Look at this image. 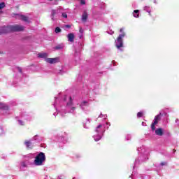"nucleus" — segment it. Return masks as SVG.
Here are the masks:
<instances>
[{
	"label": "nucleus",
	"mask_w": 179,
	"mask_h": 179,
	"mask_svg": "<svg viewBox=\"0 0 179 179\" xmlns=\"http://www.w3.org/2000/svg\"><path fill=\"white\" fill-rule=\"evenodd\" d=\"M140 157L139 159H136L135 165L138 164V163H143V162H146L149 159V151L146 149V147L142 145L141 147L138 148L137 149Z\"/></svg>",
	"instance_id": "nucleus-1"
},
{
	"label": "nucleus",
	"mask_w": 179,
	"mask_h": 179,
	"mask_svg": "<svg viewBox=\"0 0 179 179\" xmlns=\"http://www.w3.org/2000/svg\"><path fill=\"white\" fill-rule=\"evenodd\" d=\"M24 30V27L22 25H10L8 27H2L1 28L0 34H3L4 33H8L9 31H23Z\"/></svg>",
	"instance_id": "nucleus-2"
},
{
	"label": "nucleus",
	"mask_w": 179,
	"mask_h": 179,
	"mask_svg": "<svg viewBox=\"0 0 179 179\" xmlns=\"http://www.w3.org/2000/svg\"><path fill=\"white\" fill-rule=\"evenodd\" d=\"M106 132V124H99L95 129V134L93 136V138L95 142H99L101 138H103V135Z\"/></svg>",
	"instance_id": "nucleus-3"
},
{
	"label": "nucleus",
	"mask_w": 179,
	"mask_h": 179,
	"mask_svg": "<svg viewBox=\"0 0 179 179\" xmlns=\"http://www.w3.org/2000/svg\"><path fill=\"white\" fill-rule=\"evenodd\" d=\"M120 31L122 34L119 35L117 40L115 41V45H116V48H117V50H120V51H122L121 49V48H122V47H124V41H122V38H124V37H125L126 34H125V32H123L124 28H121Z\"/></svg>",
	"instance_id": "nucleus-4"
},
{
	"label": "nucleus",
	"mask_w": 179,
	"mask_h": 179,
	"mask_svg": "<svg viewBox=\"0 0 179 179\" xmlns=\"http://www.w3.org/2000/svg\"><path fill=\"white\" fill-rule=\"evenodd\" d=\"M45 162V154L44 152H39L36 157L34 161L35 166H43Z\"/></svg>",
	"instance_id": "nucleus-5"
},
{
	"label": "nucleus",
	"mask_w": 179,
	"mask_h": 179,
	"mask_svg": "<svg viewBox=\"0 0 179 179\" xmlns=\"http://www.w3.org/2000/svg\"><path fill=\"white\" fill-rule=\"evenodd\" d=\"M67 100H69V102L66 104V110H69V113H73L75 110H76V108L73 106V103H72V97L64 96L63 101H66Z\"/></svg>",
	"instance_id": "nucleus-6"
},
{
	"label": "nucleus",
	"mask_w": 179,
	"mask_h": 179,
	"mask_svg": "<svg viewBox=\"0 0 179 179\" xmlns=\"http://www.w3.org/2000/svg\"><path fill=\"white\" fill-rule=\"evenodd\" d=\"M160 120H162V113H159L155 117L154 120L151 124V129L152 131H156V125L159 124V121H160Z\"/></svg>",
	"instance_id": "nucleus-7"
},
{
	"label": "nucleus",
	"mask_w": 179,
	"mask_h": 179,
	"mask_svg": "<svg viewBox=\"0 0 179 179\" xmlns=\"http://www.w3.org/2000/svg\"><path fill=\"white\" fill-rule=\"evenodd\" d=\"M45 62H48V64H57V62H59V57L46 58Z\"/></svg>",
	"instance_id": "nucleus-8"
},
{
	"label": "nucleus",
	"mask_w": 179,
	"mask_h": 179,
	"mask_svg": "<svg viewBox=\"0 0 179 179\" xmlns=\"http://www.w3.org/2000/svg\"><path fill=\"white\" fill-rule=\"evenodd\" d=\"M59 103H61V101H59V98L56 97L55 99V103H54L53 106H54L55 108L56 109V111H57V114L62 115V113L59 111V110H58V108H57Z\"/></svg>",
	"instance_id": "nucleus-9"
},
{
	"label": "nucleus",
	"mask_w": 179,
	"mask_h": 179,
	"mask_svg": "<svg viewBox=\"0 0 179 179\" xmlns=\"http://www.w3.org/2000/svg\"><path fill=\"white\" fill-rule=\"evenodd\" d=\"M24 145L27 149H32L33 146H34L33 145L32 140L25 141Z\"/></svg>",
	"instance_id": "nucleus-10"
},
{
	"label": "nucleus",
	"mask_w": 179,
	"mask_h": 179,
	"mask_svg": "<svg viewBox=\"0 0 179 179\" xmlns=\"http://www.w3.org/2000/svg\"><path fill=\"white\" fill-rule=\"evenodd\" d=\"M31 164H33V162H30L29 161H25V162H21L20 167H21V169H24Z\"/></svg>",
	"instance_id": "nucleus-11"
},
{
	"label": "nucleus",
	"mask_w": 179,
	"mask_h": 179,
	"mask_svg": "<svg viewBox=\"0 0 179 179\" xmlns=\"http://www.w3.org/2000/svg\"><path fill=\"white\" fill-rule=\"evenodd\" d=\"M58 10H52L51 11V19L52 20H55V17H57V16H58Z\"/></svg>",
	"instance_id": "nucleus-12"
},
{
	"label": "nucleus",
	"mask_w": 179,
	"mask_h": 179,
	"mask_svg": "<svg viewBox=\"0 0 179 179\" xmlns=\"http://www.w3.org/2000/svg\"><path fill=\"white\" fill-rule=\"evenodd\" d=\"M68 41H70V43H73L75 41V34L73 33L68 34L67 35Z\"/></svg>",
	"instance_id": "nucleus-13"
},
{
	"label": "nucleus",
	"mask_w": 179,
	"mask_h": 179,
	"mask_svg": "<svg viewBox=\"0 0 179 179\" xmlns=\"http://www.w3.org/2000/svg\"><path fill=\"white\" fill-rule=\"evenodd\" d=\"M90 122H92V120L90 119H87L85 121L83 122V127L86 129H89V127H90Z\"/></svg>",
	"instance_id": "nucleus-14"
},
{
	"label": "nucleus",
	"mask_w": 179,
	"mask_h": 179,
	"mask_svg": "<svg viewBox=\"0 0 179 179\" xmlns=\"http://www.w3.org/2000/svg\"><path fill=\"white\" fill-rule=\"evenodd\" d=\"M87 17H88V15H87V12L86 11H84L83 13V15H82V21L84 22V23H86V22H87Z\"/></svg>",
	"instance_id": "nucleus-15"
},
{
	"label": "nucleus",
	"mask_w": 179,
	"mask_h": 179,
	"mask_svg": "<svg viewBox=\"0 0 179 179\" xmlns=\"http://www.w3.org/2000/svg\"><path fill=\"white\" fill-rule=\"evenodd\" d=\"M155 134L158 136H163L164 132H163V129L162 128H158L155 130Z\"/></svg>",
	"instance_id": "nucleus-16"
},
{
	"label": "nucleus",
	"mask_w": 179,
	"mask_h": 179,
	"mask_svg": "<svg viewBox=\"0 0 179 179\" xmlns=\"http://www.w3.org/2000/svg\"><path fill=\"white\" fill-rule=\"evenodd\" d=\"M47 57H48V53L41 52V53L38 54V58H44L45 61V59L48 58Z\"/></svg>",
	"instance_id": "nucleus-17"
},
{
	"label": "nucleus",
	"mask_w": 179,
	"mask_h": 179,
	"mask_svg": "<svg viewBox=\"0 0 179 179\" xmlns=\"http://www.w3.org/2000/svg\"><path fill=\"white\" fill-rule=\"evenodd\" d=\"M87 106H89V102H87V101H83L80 104V107L83 109L85 110V107H87Z\"/></svg>",
	"instance_id": "nucleus-18"
},
{
	"label": "nucleus",
	"mask_w": 179,
	"mask_h": 179,
	"mask_svg": "<svg viewBox=\"0 0 179 179\" xmlns=\"http://www.w3.org/2000/svg\"><path fill=\"white\" fill-rule=\"evenodd\" d=\"M0 108H1L2 110H9V107L8 106H6L4 103H0Z\"/></svg>",
	"instance_id": "nucleus-19"
},
{
	"label": "nucleus",
	"mask_w": 179,
	"mask_h": 179,
	"mask_svg": "<svg viewBox=\"0 0 179 179\" xmlns=\"http://www.w3.org/2000/svg\"><path fill=\"white\" fill-rule=\"evenodd\" d=\"M134 17H139V10H134L133 12Z\"/></svg>",
	"instance_id": "nucleus-20"
},
{
	"label": "nucleus",
	"mask_w": 179,
	"mask_h": 179,
	"mask_svg": "<svg viewBox=\"0 0 179 179\" xmlns=\"http://www.w3.org/2000/svg\"><path fill=\"white\" fill-rule=\"evenodd\" d=\"M144 10H145V12H148L149 13V15L150 16V7L149 6H145L144 7Z\"/></svg>",
	"instance_id": "nucleus-21"
},
{
	"label": "nucleus",
	"mask_w": 179,
	"mask_h": 179,
	"mask_svg": "<svg viewBox=\"0 0 179 179\" xmlns=\"http://www.w3.org/2000/svg\"><path fill=\"white\" fill-rule=\"evenodd\" d=\"M64 48V45L60 44L55 46V50H62Z\"/></svg>",
	"instance_id": "nucleus-22"
},
{
	"label": "nucleus",
	"mask_w": 179,
	"mask_h": 179,
	"mask_svg": "<svg viewBox=\"0 0 179 179\" xmlns=\"http://www.w3.org/2000/svg\"><path fill=\"white\" fill-rule=\"evenodd\" d=\"M31 141H36V142H40V138H38V136H35L33 137V138L31 139Z\"/></svg>",
	"instance_id": "nucleus-23"
},
{
	"label": "nucleus",
	"mask_w": 179,
	"mask_h": 179,
	"mask_svg": "<svg viewBox=\"0 0 179 179\" xmlns=\"http://www.w3.org/2000/svg\"><path fill=\"white\" fill-rule=\"evenodd\" d=\"M6 132V131H5V129L3 128L0 127V135H1V136H2V135H5Z\"/></svg>",
	"instance_id": "nucleus-24"
},
{
	"label": "nucleus",
	"mask_w": 179,
	"mask_h": 179,
	"mask_svg": "<svg viewBox=\"0 0 179 179\" xmlns=\"http://www.w3.org/2000/svg\"><path fill=\"white\" fill-rule=\"evenodd\" d=\"M4 7H5V3H3V2L0 3V13H2V10H1L3 9Z\"/></svg>",
	"instance_id": "nucleus-25"
},
{
	"label": "nucleus",
	"mask_w": 179,
	"mask_h": 179,
	"mask_svg": "<svg viewBox=\"0 0 179 179\" xmlns=\"http://www.w3.org/2000/svg\"><path fill=\"white\" fill-rule=\"evenodd\" d=\"M21 20H24V22H27L29 20V18L24 15H21Z\"/></svg>",
	"instance_id": "nucleus-26"
},
{
	"label": "nucleus",
	"mask_w": 179,
	"mask_h": 179,
	"mask_svg": "<svg viewBox=\"0 0 179 179\" xmlns=\"http://www.w3.org/2000/svg\"><path fill=\"white\" fill-rule=\"evenodd\" d=\"M27 157H28L29 159H34L35 155H34V154H29V155H27Z\"/></svg>",
	"instance_id": "nucleus-27"
},
{
	"label": "nucleus",
	"mask_w": 179,
	"mask_h": 179,
	"mask_svg": "<svg viewBox=\"0 0 179 179\" xmlns=\"http://www.w3.org/2000/svg\"><path fill=\"white\" fill-rule=\"evenodd\" d=\"M80 1V5H86V0H78Z\"/></svg>",
	"instance_id": "nucleus-28"
},
{
	"label": "nucleus",
	"mask_w": 179,
	"mask_h": 179,
	"mask_svg": "<svg viewBox=\"0 0 179 179\" xmlns=\"http://www.w3.org/2000/svg\"><path fill=\"white\" fill-rule=\"evenodd\" d=\"M55 33H61V28L59 27H56L55 29Z\"/></svg>",
	"instance_id": "nucleus-29"
},
{
	"label": "nucleus",
	"mask_w": 179,
	"mask_h": 179,
	"mask_svg": "<svg viewBox=\"0 0 179 179\" xmlns=\"http://www.w3.org/2000/svg\"><path fill=\"white\" fill-rule=\"evenodd\" d=\"M99 118H103V120H106V118H107V115H103V114H101L99 116Z\"/></svg>",
	"instance_id": "nucleus-30"
},
{
	"label": "nucleus",
	"mask_w": 179,
	"mask_h": 179,
	"mask_svg": "<svg viewBox=\"0 0 179 179\" xmlns=\"http://www.w3.org/2000/svg\"><path fill=\"white\" fill-rule=\"evenodd\" d=\"M142 115H143V112H138L137 113L138 118H141V117H142Z\"/></svg>",
	"instance_id": "nucleus-31"
},
{
	"label": "nucleus",
	"mask_w": 179,
	"mask_h": 179,
	"mask_svg": "<svg viewBox=\"0 0 179 179\" xmlns=\"http://www.w3.org/2000/svg\"><path fill=\"white\" fill-rule=\"evenodd\" d=\"M62 17H64V19H66L68 17V15H66V13H62Z\"/></svg>",
	"instance_id": "nucleus-32"
},
{
	"label": "nucleus",
	"mask_w": 179,
	"mask_h": 179,
	"mask_svg": "<svg viewBox=\"0 0 179 179\" xmlns=\"http://www.w3.org/2000/svg\"><path fill=\"white\" fill-rule=\"evenodd\" d=\"M131 139V135L130 134H127L126 136V141H129Z\"/></svg>",
	"instance_id": "nucleus-33"
},
{
	"label": "nucleus",
	"mask_w": 179,
	"mask_h": 179,
	"mask_svg": "<svg viewBox=\"0 0 179 179\" xmlns=\"http://www.w3.org/2000/svg\"><path fill=\"white\" fill-rule=\"evenodd\" d=\"M18 124L20 125H24V122L22 121V120H18Z\"/></svg>",
	"instance_id": "nucleus-34"
},
{
	"label": "nucleus",
	"mask_w": 179,
	"mask_h": 179,
	"mask_svg": "<svg viewBox=\"0 0 179 179\" xmlns=\"http://www.w3.org/2000/svg\"><path fill=\"white\" fill-rule=\"evenodd\" d=\"M167 165V162H161L160 163V166H166Z\"/></svg>",
	"instance_id": "nucleus-35"
},
{
	"label": "nucleus",
	"mask_w": 179,
	"mask_h": 179,
	"mask_svg": "<svg viewBox=\"0 0 179 179\" xmlns=\"http://www.w3.org/2000/svg\"><path fill=\"white\" fill-rule=\"evenodd\" d=\"M17 71H19L20 73H22V69H20V67L17 68Z\"/></svg>",
	"instance_id": "nucleus-36"
},
{
	"label": "nucleus",
	"mask_w": 179,
	"mask_h": 179,
	"mask_svg": "<svg viewBox=\"0 0 179 179\" xmlns=\"http://www.w3.org/2000/svg\"><path fill=\"white\" fill-rule=\"evenodd\" d=\"M79 31H80V33L81 34H83V29L82 28H80Z\"/></svg>",
	"instance_id": "nucleus-37"
},
{
	"label": "nucleus",
	"mask_w": 179,
	"mask_h": 179,
	"mask_svg": "<svg viewBox=\"0 0 179 179\" xmlns=\"http://www.w3.org/2000/svg\"><path fill=\"white\" fill-rule=\"evenodd\" d=\"M65 27H66L67 29H71V25H69V24L65 25Z\"/></svg>",
	"instance_id": "nucleus-38"
},
{
	"label": "nucleus",
	"mask_w": 179,
	"mask_h": 179,
	"mask_svg": "<svg viewBox=\"0 0 179 179\" xmlns=\"http://www.w3.org/2000/svg\"><path fill=\"white\" fill-rule=\"evenodd\" d=\"M142 125H143V127H146V123L145 122H143Z\"/></svg>",
	"instance_id": "nucleus-39"
},
{
	"label": "nucleus",
	"mask_w": 179,
	"mask_h": 179,
	"mask_svg": "<svg viewBox=\"0 0 179 179\" xmlns=\"http://www.w3.org/2000/svg\"><path fill=\"white\" fill-rule=\"evenodd\" d=\"M108 34H114V32L113 31H110V32H108Z\"/></svg>",
	"instance_id": "nucleus-40"
},
{
	"label": "nucleus",
	"mask_w": 179,
	"mask_h": 179,
	"mask_svg": "<svg viewBox=\"0 0 179 179\" xmlns=\"http://www.w3.org/2000/svg\"><path fill=\"white\" fill-rule=\"evenodd\" d=\"M176 122H178V119H176Z\"/></svg>",
	"instance_id": "nucleus-41"
},
{
	"label": "nucleus",
	"mask_w": 179,
	"mask_h": 179,
	"mask_svg": "<svg viewBox=\"0 0 179 179\" xmlns=\"http://www.w3.org/2000/svg\"><path fill=\"white\" fill-rule=\"evenodd\" d=\"M176 150H173V153H176Z\"/></svg>",
	"instance_id": "nucleus-42"
},
{
	"label": "nucleus",
	"mask_w": 179,
	"mask_h": 179,
	"mask_svg": "<svg viewBox=\"0 0 179 179\" xmlns=\"http://www.w3.org/2000/svg\"><path fill=\"white\" fill-rule=\"evenodd\" d=\"M131 178H132V177H134V175H133V174H131Z\"/></svg>",
	"instance_id": "nucleus-43"
},
{
	"label": "nucleus",
	"mask_w": 179,
	"mask_h": 179,
	"mask_svg": "<svg viewBox=\"0 0 179 179\" xmlns=\"http://www.w3.org/2000/svg\"><path fill=\"white\" fill-rule=\"evenodd\" d=\"M108 124H110V123H108V122H106V125H108Z\"/></svg>",
	"instance_id": "nucleus-44"
},
{
	"label": "nucleus",
	"mask_w": 179,
	"mask_h": 179,
	"mask_svg": "<svg viewBox=\"0 0 179 179\" xmlns=\"http://www.w3.org/2000/svg\"><path fill=\"white\" fill-rule=\"evenodd\" d=\"M80 38H82V36H80Z\"/></svg>",
	"instance_id": "nucleus-45"
},
{
	"label": "nucleus",
	"mask_w": 179,
	"mask_h": 179,
	"mask_svg": "<svg viewBox=\"0 0 179 179\" xmlns=\"http://www.w3.org/2000/svg\"><path fill=\"white\" fill-rule=\"evenodd\" d=\"M55 116L56 115L55 113L53 114Z\"/></svg>",
	"instance_id": "nucleus-46"
},
{
	"label": "nucleus",
	"mask_w": 179,
	"mask_h": 179,
	"mask_svg": "<svg viewBox=\"0 0 179 179\" xmlns=\"http://www.w3.org/2000/svg\"><path fill=\"white\" fill-rule=\"evenodd\" d=\"M0 54H1V52H0Z\"/></svg>",
	"instance_id": "nucleus-47"
}]
</instances>
